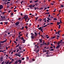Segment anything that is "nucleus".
Wrapping results in <instances>:
<instances>
[{"mask_svg":"<svg viewBox=\"0 0 64 64\" xmlns=\"http://www.w3.org/2000/svg\"><path fill=\"white\" fill-rule=\"evenodd\" d=\"M23 1H22V2H21V4H22V3H23Z\"/></svg>","mask_w":64,"mask_h":64,"instance_id":"obj_58","label":"nucleus"},{"mask_svg":"<svg viewBox=\"0 0 64 64\" xmlns=\"http://www.w3.org/2000/svg\"><path fill=\"white\" fill-rule=\"evenodd\" d=\"M41 31H42V32H43V29H41V30H40Z\"/></svg>","mask_w":64,"mask_h":64,"instance_id":"obj_35","label":"nucleus"},{"mask_svg":"<svg viewBox=\"0 0 64 64\" xmlns=\"http://www.w3.org/2000/svg\"><path fill=\"white\" fill-rule=\"evenodd\" d=\"M61 7H64V6L63 5H61Z\"/></svg>","mask_w":64,"mask_h":64,"instance_id":"obj_29","label":"nucleus"},{"mask_svg":"<svg viewBox=\"0 0 64 64\" xmlns=\"http://www.w3.org/2000/svg\"><path fill=\"white\" fill-rule=\"evenodd\" d=\"M34 10H36V8H34Z\"/></svg>","mask_w":64,"mask_h":64,"instance_id":"obj_61","label":"nucleus"},{"mask_svg":"<svg viewBox=\"0 0 64 64\" xmlns=\"http://www.w3.org/2000/svg\"><path fill=\"white\" fill-rule=\"evenodd\" d=\"M3 52V50H0V52Z\"/></svg>","mask_w":64,"mask_h":64,"instance_id":"obj_43","label":"nucleus"},{"mask_svg":"<svg viewBox=\"0 0 64 64\" xmlns=\"http://www.w3.org/2000/svg\"><path fill=\"white\" fill-rule=\"evenodd\" d=\"M60 45H58L56 47V49H58V48H59V47H60Z\"/></svg>","mask_w":64,"mask_h":64,"instance_id":"obj_7","label":"nucleus"},{"mask_svg":"<svg viewBox=\"0 0 64 64\" xmlns=\"http://www.w3.org/2000/svg\"><path fill=\"white\" fill-rule=\"evenodd\" d=\"M19 49H18L16 51V52H18V51H19Z\"/></svg>","mask_w":64,"mask_h":64,"instance_id":"obj_63","label":"nucleus"},{"mask_svg":"<svg viewBox=\"0 0 64 64\" xmlns=\"http://www.w3.org/2000/svg\"><path fill=\"white\" fill-rule=\"evenodd\" d=\"M4 62H2V63L1 64H5V63H4Z\"/></svg>","mask_w":64,"mask_h":64,"instance_id":"obj_45","label":"nucleus"},{"mask_svg":"<svg viewBox=\"0 0 64 64\" xmlns=\"http://www.w3.org/2000/svg\"><path fill=\"white\" fill-rule=\"evenodd\" d=\"M42 20V19H40V21H41Z\"/></svg>","mask_w":64,"mask_h":64,"instance_id":"obj_48","label":"nucleus"},{"mask_svg":"<svg viewBox=\"0 0 64 64\" xmlns=\"http://www.w3.org/2000/svg\"><path fill=\"white\" fill-rule=\"evenodd\" d=\"M5 19V17H4V16L2 18V19Z\"/></svg>","mask_w":64,"mask_h":64,"instance_id":"obj_62","label":"nucleus"},{"mask_svg":"<svg viewBox=\"0 0 64 64\" xmlns=\"http://www.w3.org/2000/svg\"><path fill=\"white\" fill-rule=\"evenodd\" d=\"M23 18L24 19L25 21L26 22L27 21V19L28 18V16L26 15L24 16Z\"/></svg>","mask_w":64,"mask_h":64,"instance_id":"obj_1","label":"nucleus"},{"mask_svg":"<svg viewBox=\"0 0 64 64\" xmlns=\"http://www.w3.org/2000/svg\"><path fill=\"white\" fill-rule=\"evenodd\" d=\"M22 41H23V43H25V41H26L25 40H23Z\"/></svg>","mask_w":64,"mask_h":64,"instance_id":"obj_15","label":"nucleus"},{"mask_svg":"<svg viewBox=\"0 0 64 64\" xmlns=\"http://www.w3.org/2000/svg\"><path fill=\"white\" fill-rule=\"evenodd\" d=\"M16 8H17V6H16L15 8H14V10H15V9H16Z\"/></svg>","mask_w":64,"mask_h":64,"instance_id":"obj_60","label":"nucleus"},{"mask_svg":"<svg viewBox=\"0 0 64 64\" xmlns=\"http://www.w3.org/2000/svg\"><path fill=\"white\" fill-rule=\"evenodd\" d=\"M21 48V47H19V49H20V50H21V48Z\"/></svg>","mask_w":64,"mask_h":64,"instance_id":"obj_21","label":"nucleus"},{"mask_svg":"<svg viewBox=\"0 0 64 64\" xmlns=\"http://www.w3.org/2000/svg\"><path fill=\"white\" fill-rule=\"evenodd\" d=\"M3 8V6H2V5H0V10L2 9V8Z\"/></svg>","mask_w":64,"mask_h":64,"instance_id":"obj_6","label":"nucleus"},{"mask_svg":"<svg viewBox=\"0 0 64 64\" xmlns=\"http://www.w3.org/2000/svg\"><path fill=\"white\" fill-rule=\"evenodd\" d=\"M29 7L30 8L32 9V5H30L29 6Z\"/></svg>","mask_w":64,"mask_h":64,"instance_id":"obj_9","label":"nucleus"},{"mask_svg":"<svg viewBox=\"0 0 64 64\" xmlns=\"http://www.w3.org/2000/svg\"><path fill=\"white\" fill-rule=\"evenodd\" d=\"M35 4H34V6H32V7H35Z\"/></svg>","mask_w":64,"mask_h":64,"instance_id":"obj_57","label":"nucleus"},{"mask_svg":"<svg viewBox=\"0 0 64 64\" xmlns=\"http://www.w3.org/2000/svg\"><path fill=\"white\" fill-rule=\"evenodd\" d=\"M56 37H55V36H54V37H52V39H54Z\"/></svg>","mask_w":64,"mask_h":64,"instance_id":"obj_19","label":"nucleus"},{"mask_svg":"<svg viewBox=\"0 0 64 64\" xmlns=\"http://www.w3.org/2000/svg\"><path fill=\"white\" fill-rule=\"evenodd\" d=\"M34 51H36V53H37V52L39 51V49L36 48L35 49V48H34Z\"/></svg>","mask_w":64,"mask_h":64,"instance_id":"obj_2","label":"nucleus"},{"mask_svg":"<svg viewBox=\"0 0 64 64\" xmlns=\"http://www.w3.org/2000/svg\"><path fill=\"white\" fill-rule=\"evenodd\" d=\"M25 28H26V29H27V28H28V27H27V26H26L25 27Z\"/></svg>","mask_w":64,"mask_h":64,"instance_id":"obj_46","label":"nucleus"},{"mask_svg":"<svg viewBox=\"0 0 64 64\" xmlns=\"http://www.w3.org/2000/svg\"><path fill=\"white\" fill-rule=\"evenodd\" d=\"M22 60H18V62H19V64H21Z\"/></svg>","mask_w":64,"mask_h":64,"instance_id":"obj_11","label":"nucleus"},{"mask_svg":"<svg viewBox=\"0 0 64 64\" xmlns=\"http://www.w3.org/2000/svg\"><path fill=\"white\" fill-rule=\"evenodd\" d=\"M9 63V62L8 61H7L6 63L5 64H8Z\"/></svg>","mask_w":64,"mask_h":64,"instance_id":"obj_34","label":"nucleus"},{"mask_svg":"<svg viewBox=\"0 0 64 64\" xmlns=\"http://www.w3.org/2000/svg\"><path fill=\"white\" fill-rule=\"evenodd\" d=\"M14 42L16 44V45H17V43H16V41Z\"/></svg>","mask_w":64,"mask_h":64,"instance_id":"obj_53","label":"nucleus"},{"mask_svg":"<svg viewBox=\"0 0 64 64\" xmlns=\"http://www.w3.org/2000/svg\"><path fill=\"white\" fill-rule=\"evenodd\" d=\"M53 20H57V18H54L53 19Z\"/></svg>","mask_w":64,"mask_h":64,"instance_id":"obj_22","label":"nucleus"},{"mask_svg":"<svg viewBox=\"0 0 64 64\" xmlns=\"http://www.w3.org/2000/svg\"><path fill=\"white\" fill-rule=\"evenodd\" d=\"M10 2H7V3H6V4H9V3H10Z\"/></svg>","mask_w":64,"mask_h":64,"instance_id":"obj_38","label":"nucleus"},{"mask_svg":"<svg viewBox=\"0 0 64 64\" xmlns=\"http://www.w3.org/2000/svg\"><path fill=\"white\" fill-rule=\"evenodd\" d=\"M60 42H58V44L59 45L60 44Z\"/></svg>","mask_w":64,"mask_h":64,"instance_id":"obj_27","label":"nucleus"},{"mask_svg":"<svg viewBox=\"0 0 64 64\" xmlns=\"http://www.w3.org/2000/svg\"><path fill=\"white\" fill-rule=\"evenodd\" d=\"M19 44H18L16 46V48L18 47H19Z\"/></svg>","mask_w":64,"mask_h":64,"instance_id":"obj_17","label":"nucleus"},{"mask_svg":"<svg viewBox=\"0 0 64 64\" xmlns=\"http://www.w3.org/2000/svg\"><path fill=\"white\" fill-rule=\"evenodd\" d=\"M38 27H39V25H38V26L37 27V28H38Z\"/></svg>","mask_w":64,"mask_h":64,"instance_id":"obj_50","label":"nucleus"},{"mask_svg":"<svg viewBox=\"0 0 64 64\" xmlns=\"http://www.w3.org/2000/svg\"><path fill=\"white\" fill-rule=\"evenodd\" d=\"M16 56H19L20 57H21V56H20V54H19H19H16Z\"/></svg>","mask_w":64,"mask_h":64,"instance_id":"obj_4","label":"nucleus"},{"mask_svg":"<svg viewBox=\"0 0 64 64\" xmlns=\"http://www.w3.org/2000/svg\"><path fill=\"white\" fill-rule=\"evenodd\" d=\"M16 11H17V10H14V12H16Z\"/></svg>","mask_w":64,"mask_h":64,"instance_id":"obj_42","label":"nucleus"},{"mask_svg":"<svg viewBox=\"0 0 64 64\" xmlns=\"http://www.w3.org/2000/svg\"><path fill=\"white\" fill-rule=\"evenodd\" d=\"M40 43H41V42H42V40H40Z\"/></svg>","mask_w":64,"mask_h":64,"instance_id":"obj_30","label":"nucleus"},{"mask_svg":"<svg viewBox=\"0 0 64 64\" xmlns=\"http://www.w3.org/2000/svg\"><path fill=\"white\" fill-rule=\"evenodd\" d=\"M42 29V27H40L38 28V30H41Z\"/></svg>","mask_w":64,"mask_h":64,"instance_id":"obj_13","label":"nucleus"},{"mask_svg":"<svg viewBox=\"0 0 64 64\" xmlns=\"http://www.w3.org/2000/svg\"><path fill=\"white\" fill-rule=\"evenodd\" d=\"M6 40H4L3 42H0L1 43H4V42H6L7 41V39H6Z\"/></svg>","mask_w":64,"mask_h":64,"instance_id":"obj_5","label":"nucleus"},{"mask_svg":"<svg viewBox=\"0 0 64 64\" xmlns=\"http://www.w3.org/2000/svg\"><path fill=\"white\" fill-rule=\"evenodd\" d=\"M35 35H37V33L35 32Z\"/></svg>","mask_w":64,"mask_h":64,"instance_id":"obj_41","label":"nucleus"},{"mask_svg":"<svg viewBox=\"0 0 64 64\" xmlns=\"http://www.w3.org/2000/svg\"><path fill=\"white\" fill-rule=\"evenodd\" d=\"M60 24V22H57V25H59V24Z\"/></svg>","mask_w":64,"mask_h":64,"instance_id":"obj_16","label":"nucleus"},{"mask_svg":"<svg viewBox=\"0 0 64 64\" xmlns=\"http://www.w3.org/2000/svg\"><path fill=\"white\" fill-rule=\"evenodd\" d=\"M5 12H3L2 13V14H5Z\"/></svg>","mask_w":64,"mask_h":64,"instance_id":"obj_47","label":"nucleus"},{"mask_svg":"<svg viewBox=\"0 0 64 64\" xmlns=\"http://www.w3.org/2000/svg\"><path fill=\"white\" fill-rule=\"evenodd\" d=\"M46 26H47V25H46L45 26H44V27H46Z\"/></svg>","mask_w":64,"mask_h":64,"instance_id":"obj_36","label":"nucleus"},{"mask_svg":"<svg viewBox=\"0 0 64 64\" xmlns=\"http://www.w3.org/2000/svg\"><path fill=\"white\" fill-rule=\"evenodd\" d=\"M56 9H55L53 11L54 12H55V11H56Z\"/></svg>","mask_w":64,"mask_h":64,"instance_id":"obj_39","label":"nucleus"},{"mask_svg":"<svg viewBox=\"0 0 64 64\" xmlns=\"http://www.w3.org/2000/svg\"><path fill=\"white\" fill-rule=\"evenodd\" d=\"M32 61H35V60L34 59H32Z\"/></svg>","mask_w":64,"mask_h":64,"instance_id":"obj_40","label":"nucleus"},{"mask_svg":"<svg viewBox=\"0 0 64 64\" xmlns=\"http://www.w3.org/2000/svg\"><path fill=\"white\" fill-rule=\"evenodd\" d=\"M47 9V8H45L44 9V10H46V9Z\"/></svg>","mask_w":64,"mask_h":64,"instance_id":"obj_54","label":"nucleus"},{"mask_svg":"<svg viewBox=\"0 0 64 64\" xmlns=\"http://www.w3.org/2000/svg\"><path fill=\"white\" fill-rule=\"evenodd\" d=\"M28 21H27L26 22H28V21H29V20H30V18H28Z\"/></svg>","mask_w":64,"mask_h":64,"instance_id":"obj_28","label":"nucleus"},{"mask_svg":"<svg viewBox=\"0 0 64 64\" xmlns=\"http://www.w3.org/2000/svg\"><path fill=\"white\" fill-rule=\"evenodd\" d=\"M22 34H20V35H19L18 36V37L19 38H20V36H22Z\"/></svg>","mask_w":64,"mask_h":64,"instance_id":"obj_12","label":"nucleus"},{"mask_svg":"<svg viewBox=\"0 0 64 64\" xmlns=\"http://www.w3.org/2000/svg\"><path fill=\"white\" fill-rule=\"evenodd\" d=\"M30 3H32V1H30Z\"/></svg>","mask_w":64,"mask_h":64,"instance_id":"obj_64","label":"nucleus"},{"mask_svg":"<svg viewBox=\"0 0 64 64\" xmlns=\"http://www.w3.org/2000/svg\"><path fill=\"white\" fill-rule=\"evenodd\" d=\"M60 34H59L58 35H56L57 38H59V37H60Z\"/></svg>","mask_w":64,"mask_h":64,"instance_id":"obj_8","label":"nucleus"},{"mask_svg":"<svg viewBox=\"0 0 64 64\" xmlns=\"http://www.w3.org/2000/svg\"><path fill=\"white\" fill-rule=\"evenodd\" d=\"M17 61H18V60L14 62V64H17L18 63Z\"/></svg>","mask_w":64,"mask_h":64,"instance_id":"obj_14","label":"nucleus"},{"mask_svg":"<svg viewBox=\"0 0 64 64\" xmlns=\"http://www.w3.org/2000/svg\"><path fill=\"white\" fill-rule=\"evenodd\" d=\"M31 38L32 39H34L35 38V34H33L31 36Z\"/></svg>","mask_w":64,"mask_h":64,"instance_id":"obj_3","label":"nucleus"},{"mask_svg":"<svg viewBox=\"0 0 64 64\" xmlns=\"http://www.w3.org/2000/svg\"><path fill=\"white\" fill-rule=\"evenodd\" d=\"M38 18V17H36V20H37V19Z\"/></svg>","mask_w":64,"mask_h":64,"instance_id":"obj_56","label":"nucleus"},{"mask_svg":"<svg viewBox=\"0 0 64 64\" xmlns=\"http://www.w3.org/2000/svg\"><path fill=\"white\" fill-rule=\"evenodd\" d=\"M22 60H24V58H22Z\"/></svg>","mask_w":64,"mask_h":64,"instance_id":"obj_44","label":"nucleus"},{"mask_svg":"<svg viewBox=\"0 0 64 64\" xmlns=\"http://www.w3.org/2000/svg\"><path fill=\"white\" fill-rule=\"evenodd\" d=\"M56 34H59V32H56L55 33Z\"/></svg>","mask_w":64,"mask_h":64,"instance_id":"obj_18","label":"nucleus"},{"mask_svg":"<svg viewBox=\"0 0 64 64\" xmlns=\"http://www.w3.org/2000/svg\"><path fill=\"white\" fill-rule=\"evenodd\" d=\"M46 37L47 38V39H48V38H49V37L48 36V35H46Z\"/></svg>","mask_w":64,"mask_h":64,"instance_id":"obj_20","label":"nucleus"},{"mask_svg":"<svg viewBox=\"0 0 64 64\" xmlns=\"http://www.w3.org/2000/svg\"><path fill=\"white\" fill-rule=\"evenodd\" d=\"M54 44H57V42H54Z\"/></svg>","mask_w":64,"mask_h":64,"instance_id":"obj_23","label":"nucleus"},{"mask_svg":"<svg viewBox=\"0 0 64 64\" xmlns=\"http://www.w3.org/2000/svg\"><path fill=\"white\" fill-rule=\"evenodd\" d=\"M19 24V22H17L15 24L17 26Z\"/></svg>","mask_w":64,"mask_h":64,"instance_id":"obj_10","label":"nucleus"},{"mask_svg":"<svg viewBox=\"0 0 64 64\" xmlns=\"http://www.w3.org/2000/svg\"><path fill=\"white\" fill-rule=\"evenodd\" d=\"M20 15H21V16H23V14H22V13H21L20 14Z\"/></svg>","mask_w":64,"mask_h":64,"instance_id":"obj_51","label":"nucleus"},{"mask_svg":"<svg viewBox=\"0 0 64 64\" xmlns=\"http://www.w3.org/2000/svg\"><path fill=\"white\" fill-rule=\"evenodd\" d=\"M54 50L53 49H51L50 50V51H53Z\"/></svg>","mask_w":64,"mask_h":64,"instance_id":"obj_49","label":"nucleus"},{"mask_svg":"<svg viewBox=\"0 0 64 64\" xmlns=\"http://www.w3.org/2000/svg\"><path fill=\"white\" fill-rule=\"evenodd\" d=\"M38 0H37L36 1H34V2H38Z\"/></svg>","mask_w":64,"mask_h":64,"instance_id":"obj_24","label":"nucleus"},{"mask_svg":"<svg viewBox=\"0 0 64 64\" xmlns=\"http://www.w3.org/2000/svg\"><path fill=\"white\" fill-rule=\"evenodd\" d=\"M56 39L57 40H58V39H59V38H56Z\"/></svg>","mask_w":64,"mask_h":64,"instance_id":"obj_52","label":"nucleus"},{"mask_svg":"<svg viewBox=\"0 0 64 64\" xmlns=\"http://www.w3.org/2000/svg\"><path fill=\"white\" fill-rule=\"evenodd\" d=\"M58 28L59 29H60V25H59Z\"/></svg>","mask_w":64,"mask_h":64,"instance_id":"obj_33","label":"nucleus"},{"mask_svg":"<svg viewBox=\"0 0 64 64\" xmlns=\"http://www.w3.org/2000/svg\"><path fill=\"white\" fill-rule=\"evenodd\" d=\"M50 4L52 5H54V4L53 3H52Z\"/></svg>","mask_w":64,"mask_h":64,"instance_id":"obj_32","label":"nucleus"},{"mask_svg":"<svg viewBox=\"0 0 64 64\" xmlns=\"http://www.w3.org/2000/svg\"><path fill=\"white\" fill-rule=\"evenodd\" d=\"M10 12H11V11L10 10H9V11H8V13H10Z\"/></svg>","mask_w":64,"mask_h":64,"instance_id":"obj_59","label":"nucleus"},{"mask_svg":"<svg viewBox=\"0 0 64 64\" xmlns=\"http://www.w3.org/2000/svg\"><path fill=\"white\" fill-rule=\"evenodd\" d=\"M35 5H36V6H38V3H36V4H35Z\"/></svg>","mask_w":64,"mask_h":64,"instance_id":"obj_25","label":"nucleus"},{"mask_svg":"<svg viewBox=\"0 0 64 64\" xmlns=\"http://www.w3.org/2000/svg\"><path fill=\"white\" fill-rule=\"evenodd\" d=\"M47 20V23H49V20Z\"/></svg>","mask_w":64,"mask_h":64,"instance_id":"obj_31","label":"nucleus"},{"mask_svg":"<svg viewBox=\"0 0 64 64\" xmlns=\"http://www.w3.org/2000/svg\"><path fill=\"white\" fill-rule=\"evenodd\" d=\"M23 39H24V38H23V37H22V40H23Z\"/></svg>","mask_w":64,"mask_h":64,"instance_id":"obj_37","label":"nucleus"},{"mask_svg":"<svg viewBox=\"0 0 64 64\" xmlns=\"http://www.w3.org/2000/svg\"><path fill=\"white\" fill-rule=\"evenodd\" d=\"M24 28V27H22V28H21L20 29L21 30H23V29Z\"/></svg>","mask_w":64,"mask_h":64,"instance_id":"obj_26","label":"nucleus"},{"mask_svg":"<svg viewBox=\"0 0 64 64\" xmlns=\"http://www.w3.org/2000/svg\"><path fill=\"white\" fill-rule=\"evenodd\" d=\"M21 33V32H20L19 33H18V34L20 35Z\"/></svg>","mask_w":64,"mask_h":64,"instance_id":"obj_55","label":"nucleus"}]
</instances>
